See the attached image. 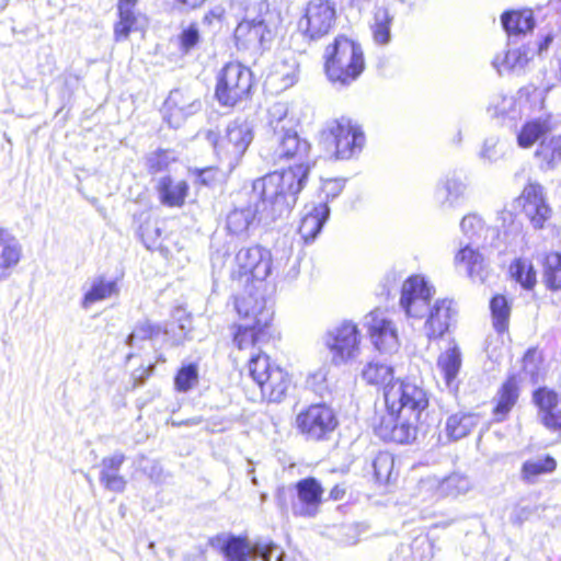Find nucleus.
<instances>
[{
	"instance_id": "f257e3e1",
	"label": "nucleus",
	"mask_w": 561,
	"mask_h": 561,
	"mask_svg": "<svg viewBox=\"0 0 561 561\" xmlns=\"http://www.w3.org/2000/svg\"><path fill=\"white\" fill-rule=\"evenodd\" d=\"M310 148L296 128L271 138L270 146L262 150L263 159L273 165L290 160L296 163L283 172H272L253 181V193L260 199L262 211L272 217L289 214L308 180Z\"/></svg>"
},
{
	"instance_id": "f03ea898",
	"label": "nucleus",
	"mask_w": 561,
	"mask_h": 561,
	"mask_svg": "<svg viewBox=\"0 0 561 561\" xmlns=\"http://www.w3.org/2000/svg\"><path fill=\"white\" fill-rule=\"evenodd\" d=\"M362 376L368 383L385 385L387 410L376 420V435L398 444L414 440L421 415L428 407L426 391L414 382L393 380L392 367L381 362L368 363Z\"/></svg>"
},
{
	"instance_id": "7ed1b4c3",
	"label": "nucleus",
	"mask_w": 561,
	"mask_h": 561,
	"mask_svg": "<svg viewBox=\"0 0 561 561\" xmlns=\"http://www.w3.org/2000/svg\"><path fill=\"white\" fill-rule=\"evenodd\" d=\"M273 271L277 277L293 280L299 274L298 262L288 253L274 259L268 249L254 245L237 252L232 261L231 277L245 284L251 280L264 282Z\"/></svg>"
},
{
	"instance_id": "20e7f679",
	"label": "nucleus",
	"mask_w": 561,
	"mask_h": 561,
	"mask_svg": "<svg viewBox=\"0 0 561 561\" xmlns=\"http://www.w3.org/2000/svg\"><path fill=\"white\" fill-rule=\"evenodd\" d=\"M323 57L325 75L339 88L352 84L365 69L360 45L345 36H337L328 45Z\"/></svg>"
},
{
	"instance_id": "39448f33",
	"label": "nucleus",
	"mask_w": 561,
	"mask_h": 561,
	"mask_svg": "<svg viewBox=\"0 0 561 561\" xmlns=\"http://www.w3.org/2000/svg\"><path fill=\"white\" fill-rule=\"evenodd\" d=\"M236 309L241 322L236 325L233 343L243 350L264 341L273 318V311L266 306V301L249 295L237 299Z\"/></svg>"
},
{
	"instance_id": "423d86ee",
	"label": "nucleus",
	"mask_w": 561,
	"mask_h": 561,
	"mask_svg": "<svg viewBox=\"0 0 561 561\" xmlns=\"http://www.w3.org/2000/svg\"><path fill=\"white\" fill-rule=\"evenodd\" d=\"M207 139L213 144L215 153L227 172H231L252 142L253 129L247 121L236 119L227 125L222 135L209 131Z\"/></svg>"
},
{
	"instance_id": "0eeeda50",
	"label": "nucleus",
	"mask_w": 561,
	"mask_h": 561,
	"mask_svg": "<svg viewBox=\"0 0 561 561\" xmlns=\"http://www.w3.org/2000/svg\"><path fill=\"white\" fill-rule=\"evenodd\" d=\"M277 35V21L273 13L266 12L253 19L245 18L234 30V42L239 50L254 56L270 50Z\"/></svg>"
},
{
	"instance_id": "6e6552de",
	"label": "nucleus",
	"mask_w": 561,
	"mask_h": 561,
	"mask_svg": "<svg viewBox=\"0 0 561 561\" xmlns=\"http://www.w3.org/2000/svg\"><path fill=\"white\" fill-rule=\"evenodd\" d=\"M322 136L334 146L333 154L337 160L358 157L366 145L362 126L347 117L328 122Z\"/></svg>"
},
{
	"instance_id": "1a4fd4ad",
	"label": "nucleus",
	"mask_w": 561,
	"mask_h": 561,
	"mask_svg": "<svg viewBox=\"0 0 561 561\" xmlns=\"http://www.w3.org/2000/svg\"><path fill=\"white\" fill-rule=\"evenodd\" d=\"M323 341L330 352L331 362L336 366L355 360L360 353V332L357 324L350 320H343L330 328Z\"/></svg>"
},
{
	"instance_id": "9d476101",
	"label": "nucleus",
	"mask_w": 561,
	"mask_h": 561,
	"mask_svg": "<svg viewBox=\"0 0 561 561\" xmlns=\"http://www.w3.org/2000/svg\"><path fill=\"white\" fill-rule=\"evenodd\" d=\"M252 72L239 62L227 64L217 76L215 95L225 106H234L249 96Z\"/></svg>"
},
{
	"instance_id": "9b49d317",
	"label": "nucleus",
	"mask_w": 561,
	"mask_h": 561,
	"mask_svg": "<svg viewBox=\"0 0 561 561\" xmlns=\"http://www.w3.org/2000/svg\"><path fill=\"white\" fill-rule=\"evenodd\" d=\"M435 294V287L425 276L411 275L401 285L399 308L408 320H422Z\"/></svg>"
},
{
	"instance_id": "f8f14e48",
	"label": "nucleus",
	"mask_w": 561,
	"mask_h": 561,
	"mask_svg": "<svg viewBox=\"0 0 561 561\" xmlns=\"http://www.w3.org/2000/svg\"><path fill=\"white\" fill-rule=\"evenodd\" d=\"M364 327L373 345L380 353L394 354L400 350L398 325L386 310L375 309L367 313L364 318Z\"/></svg>"
},
{
	"instance_id": "ddd939ff",
	"label": "nucleus",
	"mask_w": 561,
	"mask_h": 561,
	"mask_svg": "<svg viewBox=\"0 0 561 561\" xmlns=\"http://www.w3.org/2000/svg\"><path fill=\"white\" fill-rule=\"evenodd\" d=\"M297 428L312 440L327 439L337 426L334 411L327 404H311L296 416Z\"/></svg>"
},
{
	"instance_id": "4468645a",
	"label": "nucleus",
	"mask_w": 561,
	"mask_h": 561,
	"mask_svg": "<svg viewBox=\"0 0 561 561\" xmlns=\"http://www.w3.org/2000/svg\"><path fill=\"white\" fill-rule=\"evenodd\" d=\"M221 550L227 561H248L249 558L272 561L275 553V561H283L284 557L280 548L271 541L259 540L251 545L247 538L233 535L227 536L224 539Z\"/></svg>"
},
{
	"instance_id": "2eb2a0df",
	"label": "nucleus",
	"mask_w": 561,
	"mask_h": 561,
	"mask_svg": "<svg viewBox=\"0 0 561 561\" xmlns=\"http://www.w3.org/2000/svg\"><path fill=\"white\" fill-rule=\"evenodd\" d=\"M335 16V7L331 1L310 0L299 21V27L309 38H320L330 32Z\"/></svg>"
},
{
	"instance_id": "dca6fc26",
	"label": "nucleus",
	"mask_w": 561,
	"mask_h": 561,
	"mask_svg": "<svg viewBox=\"0 0 561 561\" xmlns=\"http://www.w3.org/2000/svg\"><path fill=\"white\" fill-rule=\"evenodd\" d=\"M202 107L198 96L188 89H174L163 105V115L168 124L178 128L188 116Z\"/></svg>"
},
{
	"instance_id": "f3484780",
	"label": "nucleus",
	"mask_w": 561,
	"mask_h": 561,
	"mask_svg": "<svg viewBox=\"0 0 561 561\" xmlns=\"http://www.w3.org/2000/svg\"><path fill=\"white\" fill-rule=\"evenodd\" d=\"M523 210L535 229L543 228L550 219L552 209L547 202L545 190L538 183L527 184L520 195Z\"/></svg>"
},
{
	"instance_id": "a211bd4d",
	"label": "nucleus",
	"mask_w": 561,
	"mask_h": 561,
	"mask_svg": "<svg viewBox=\"0 0 561 561\" xmlns=\"http://www.w3.org/2000/svg\"><path fill=\"white\" fill-rule=\"evenodd\" d=\"M297 500L293 503V513L295 516L314 517L319 513L322 503L323 488L321 483L312 477L299 480L295 484Z\"/></svg>"
},
{
	"instance_id": "6ab92c4d",
	"label": "nucleus",
	"mask_w": 561,
	"mask_h": 561,
	"mask_svg": "<svg viewBox=\"0 0 561 561\" xmlns=\"http://www.w3.org/2000/svg\"><path fill=\"white\" fill-rule=\"evenodd\" d=\"M467 183L456 173L442 176L433 191V201L443 210L455 209L466 198Z\"/></svg>"
},
{
	"instance_id": "aec40b11",
	"label": "nucleus",
	"mask_w": 561,
	"mask_h": 561,
	"mask_svg": "<svg viewBox=\"0 0 561 561\" xmlns=\"http://www.w3.org/2000/svg\"><path fill=\"white\" fill-rule=\"evenodd\" d=\"M456 311L453 301L437 299L427 307L424 317L423 331L428 340L442 337L449 329Z\"/></svg>"
},
{
	"instance_id": "412c9836",
	"label": "nucleus",
	"mask_w": 561,
	"mask_h": 561,
	"mask_svg": "<svg viewBox=\"0 0 561 561\" xmlns=\"http://www.w3.org/2000/svg\"><path fill=\"white\" fill-rule=\"evenodd\" d=\"M536 54L535 48L524 44L516 48L495 55L492 66L499 75L505 73L523 75Z\"/></svg>"
},
{
	"instance_id": "4be33fe9",
	"label": "nucleus",
	"mask_w": 561,
	"mask_h": 561,
	"mask_svg": "<svg viewBox=\"0 0 561 561\" xmlns=\"http://www.w3.org/2000/svg\"><path fill=\"white\" fill-rule=\"evenodd\" d=\"M119 291L116 278H110L103 274L95 275L89 278L83 287L81 307L89 310L99 302L117 297Z\"/></svg>"
},
{
	"instance_id": "5701e85b",
	"label": "nucleus",
	"mask_w": 561,
	"mask_h": 561,
	"mask_svg": "<svg viewBox=\"0 0 561 561\" xmlns=\"http://www.w3.org/2000/svg\"><path fill=\"white\" fill-rule=\"evenodd\" d=\"M471 488L468 477L460 473H453L443 480L427 478L420 481V492L436 491L437 496H458L467 493Z\"/></svg>"
},
{
	"instance_id": "b1692460",
	"label": "nucleus",
	"mask_w": 561,
	"mask_h": 561,
	"mask_svg": "<svg viewBox=\"0 0 561 561\" xmlns=\"http://www.w3.org/2000/svg\"><path fill=\"white\" fill-rule=\"evenodd\" d=\"M125 461L122 453H115L102 459L100 463V483L107 491L122 493L126 489L127 480L119 473Z\"/></svg>"
},
{
	"instance_id": "393cba45",
	"label": "nucleus",
	"mask_w": 561,
	"mask_h": 561,
	"mask_svg": "<svg viewBox=\"0 0 561 561\" xmlns=\"http://www.w3.org/2000/svg\"><path fill=\"white\" fill-rule=\"evenodd\" d=\"M330 216V208L320 203L305 208V214L298 227V233L306 243L313 241L321 232L323 225Z\"/></svg>"
},
{
	"instance_id": "a878e982",
	"label": "nucleus",
	"mask_w": 561,
	"mask_h": 561,
	"mask_svg": "<svg viewBox=\"0 0 561 561\" xmlns=\"http://www.w3.org/2000/svg\"><path fill=\"white\" fill-rule=\"evenodd\" d=\"M21 257L22 245L19 240L8 229L0 227V279L10 275Z\"/></svg>"
},
{
	"instance_id": "bb28decb",
	"label": "nucleus",
	"mask_w": 561,
	"mask_h": 561,
	"mask_svg": "<svg viewBox=\"0 0 561 561\" xmlns=\"http://www.w3.org/2000/svg\"><path fill=\"white\" fill-rule=\"evenodd\" d=\"M519 398V386L516 376L508 377L493 398V415L497 422L504 421Z\"/></svg>"
},
{
	"instance_id": "cd10ccee",
	"label": "nucleus",
	"mask_w": 561,
	"mask_h": 561,
	"mask_svg": "<svg viewBox=\"0 0 561 561\" xmlns=\"http://www.w3.org/2000/svg\"><path fill=\"white\" fill-rule=\"evenodd\" d=\"M157 192L160 202L168 207H181L188 193V184L184 180H176L170 175L159 179Z\"/></svg>"
},
{
	"instance_id": "c85d7f7f",
	"label": "nucleus",
	"mask_w": 561,
	"mask_h": 561,
	"mask_svg": "<svg viewBox=\"0 0 561 561\" xmlns=\"http://www.w3.org/2000/svg\"><path fill=\"white\" fill-rule=\"evenodd\" d=\"M138 0H118V21L114 25V37L116 42L128 38L130 32L137 31L140 14L136 12Z\"/></svg>"
},
{
	"instance_id": "c756f323",
	"label": "nucleus",
	"mask_w": 561,
	"mask_h": 561,
	"mask_svg": "<svg viewBox=\"0 0 561 561\" xmlns=\"http://www.w3.org/2000/svg\"><path fill=\"white\" fill-rule=\"evenodd\" d=\"M501 23L508 36V45H511L513 37L526 35L535 26L531 10L505 11L501 15Z\"/></svg>"
},
{
	"instance_id": "7c9ffc66",
	"label": "nucleus",
	"mask_w": 561,
	"mask_h": 561,
	"mask_svg": "<svg viewBox=\"0 0 561 561\" xmlns=\"http://www.w3.org/2000/svg\"><path fill=\"white\" fill-rule=\"evenodd\" d=\"M266 126L273 131V137L296 128L297 121L289 111L286 102L270 105L265 115Z\"/></svg>"
},
{
	"instance_id": "2f4dec72",
	"label": "nucleus",
	"mask_w": 561,
	"mask_h": 561,
	"mask_svg": "<svg viewBox=\"0 0 561 561\" xmlns=\"http://www.w3.org/2000/svg\"><path fill=\"white\" fill-rule=\"evenodd\" d=\"M252 198L256 201L255 209H252L251 207L239 208L230 211L229 215L227 216V229L229 230L230 233L237 236L245 233L249 227L252 225L256 213L260 214L262 217H265L266 219L274 220L278 217H272L268 216L267 213L262 211L259 208L260 199L254 196L253 192Z\"/></svg>"
},
{
	"instance_id": "473e14b6",
	"label": "nucleus",
	"mask_w": 561,
	"mask_h": 561,
	"mask_svg": "<svg viewBox=\"0 0 561 561\" xmlns=\"http://www.w3.org/2000/svg\"><path fill=\"white\" fill-rule=\"evenodd\" d=\"M553 129L550 117L536 118L526 122L518 135L517 144L523 149L533 147L538 140L545 139V136Z\"/></svg>"
},
{
	"instance_id": "72a5a7b5",
	"label": "nucleus",
	"mask_w": 561,
	"mask_h": 561,
	"mask_svg": "<svg viewBox=\"0 0 561 561\" xmlns=\"http://www.w3.org/2000/svg\"><path fill=\"white\" fill-rule=\"evenodd\" d=\"M266 377L267 379L259 385L262 394L270 401H280L290 383L287 373L275 365Z\"/></svg>"
},
{
	"instance_id": "f704fd0d",
	"label": "nucleus",
	"mask_w": 561,
	"mask_h": 561,
	"mask_svg": "<svg viewBox=\"0 0 561 561\" xmlns=\"http://www.w3.org/2000/svg\"><path fill=\"white\" fill-rule=\"evenodd\" d=\"M457 267H463L469 277L482 278L484 257L472 244L461 245L454 259Z\"/></svg>"
},
{
	"instance_id": "c9c22d12",
	"label": "nucleus",
	"mask_w": 561,
	"mask_h": 561,
	"mask_svg": "<svg viewBox=\"0 0 561 561\" xmlns=\"http://www.w3.org/2000/svg\"><path fill=\"white\" fill-rule=\"evenodd\" d=\"M535 157L542 170H553L561 162V136L545 138L540 141Z\"/></svg>"
},
{
	"instance_id": "e433bc0d",
	"label": "nucleus",
	"mask_w": 561,
	"mask_h": 561,
	"mask_svg": "<svg viewBox=\"0 0 561 561\" xmlns=\"http://www.w3.org/2000/svg\"><path fill=\"white\" fill-rule=\"evenodd\" d=\"M393 15L387 8L379 7L375 10L370 31L376 45L386 46L391 42V25Z\"/></svg>"
},
{
	"instance_id": "4c0bfd02",
	"label": "nucleus",
	"mask_w": 561,
	"mask_h": 561,
	"mask_svg": "<svg viewBox=\"0 0 561 561\" xmlns=\"http://www.w3.org/2000/svg\"><path fill=\"white\" fill-rule=\"evenodd\" d=\"M461 366L460 352L457 347H450L442 353L437 359V367L443 375L448 389H456V378Z\"/></svg>"
},
{
	"instance_id": "58836bf2",
	"label": "nucleus",
	"mask_w": 561,
	"mask_h": 561,
	"mask_svg": "<svg viewBox=\"0 0 561 561\" xmlns=\"http://www.w3.org/2000/svg\"><path fill=\"white\" fill-rule=\"evenodd\" d=\"M479 423V416L472 413H456L448 417L446 431L450 438L460 439L467 436Z\"/></svg>"
},
{
	"instance_id": "ea45409f",
	"label": "nucleus",
	"mask_w": 561,
	"mask_h": 561,
	"mask_svg": "<svg viewBox=\"0 0 561 561\" xmlns=\"http://www.w3.org/2000/svg\"><path fill=\"white\" fill-rule=\"evenodd\" d=\"M488 112L493 117L516 118L520 114L519 105L513 95H496L491 101Z\"/></svg>"
},
{
	"instance_id": "a19ab883",
	"label": "nucleus",
	"mask_w": 561,
	"mask_h": 561,
	"mask_svg": "<svg viewBox=\"0 0 561 561\" xmlns=\"http://www.w3.org/2000/svg\"><path fill=\"white\" fill-rule=\"evenodd\" d=\"M556 466V460L550 456L527 460L523 465L522 477L527 482L533 483L538 476L552 472Z\"/></svg>"
},
{
	"instance_id": "79ce46f5",
	"label": "nucleus",
	"mask_w": 561,
	"mask_h": 561,
	"mask_svg": "<svg viewBox=\"0 0 561 561\" xmlns=\"http://www.w3.org/2000/svg\"><path fill=\"white\" fill-rule=\"evenodd\" d=\"M490 309L493 319V325L497 332H504L508 327L511 307L508 300L503 295H495L490 301Z\"/></svg>"
},
{
	"instance_id": "37998d69",
	"label": "nucleus",
	"mask_w": 561,
	"mask_h": 561,
	"mask_svg": "<svg viewBox=\"0 0 561 561\" xmlns=\"http://www.w3.org/2000/svg\"><path fill=\"white\" fill-rule=\"evenodd\" d=\"M512 277L525 289H531L536 284V272L533 264L524 259H516L510 266Z\"/></svg>"
},
{
	"instance_id": "c03bdc74",
	"label": "nucleus",
	"mask_w": 561,
	"mask_h": 561,
	"mask_svg": "<svg viewBox=\"0 0 561 561\" xmlns=\"http://www.w3.org/2000/svg\"><path fill=\"white\" fill-rule=\"evenodd\" d=\"M198 366L194 363L183 365L174 377V388L179 392H188L198 382Z\"/></svg>"
},
{
	"instance_id": "a18cd8bd",
	"label": "nucleus",
	"mask_w": 561,
	"mask_h": 561,
	"mask_svg": "<svg viewBox=\"0 0 561 561\" xmlns=\"http://www.w3.org/2000/svg\"><path fill=\"white\" fill-rule=\"evenodd\" d=\"M543 277L551 289L561 288V254L553 252L546 256Z\"/></svg>"
},
{
	"instance_id": "49530a36",
	"label": "nucleus",
	"mask_w": 561,
	"mask_h": 561,
	"mask_svg": "<svg viewBox=\"0 0 561 561\" xmlns=\"http://www.w3.org/2000/svg\"><path fill=\"white\" fill-rule=\"evenodd\" d=\"M276 364L271 362V358L265 354H257L252 356L249 360L248 368L252 379L257 386L267 379V374L273 369Z\"/></svg>"
},
{
	"instance_id": "de8ad7c7",
	"label": "nucleus",
	"mask_w": 561,
	"mask_h": 561,
	"mask_svg": "<svg viewBox=\"0 0 561 561\" xmlns=\"http://www.w3.org/2000/svg\"><path fill=\"white\" fill-rule=\"evenodd\" d=\"M394 459L387 451L379 453L373 461L374 473L376 480L388 483L393 470Z\"/></svg>"
},
{
	"instance_id": "09e8293b",
	"label": "nucleus",
	"mask_w": 561,
	"mask_h": 561,
	"mask_svg": "<svg viewBox=\"0 0 561 561\" xmlns=\"http://www.w3.org/2000/svg\"><path fill=\"white\" fill-rule=\"evenodd\" d=\"M412 551V561H428L434 557V546L425 535L416 536L408 543Z\"/></svg>"
},
{
	"instance_id": "8fccbe9b",
	"label": "nucleus",
	"mask_w": 561,
	"mask_h": 561,
	"mask_svg": "<svg viewBox=\"0 0 561 561\" xmlns=\"http://www.w3.org/2000/svg\"><path fill=\"white\" fill-rule=\"evenodd\" d=\"M460 229L466 237L476 242L485 230V225L479 215L468 214L461 219Z\"/></svg>"
},
{
	"instance_id": "3c124183",
	"label": "nucleus",
	"mask_w": 561,
	"mask_h": 561,
	"mask_svg": "<svg viewBox=\"0 0 561 561\" xmlns=\"http://www.w3.org/2000/svg\"><path fill=\"white\" fill-rule=\"evenodd\" d=\"M174 160L173 154L169 150H157L147 157V167L151 173H158Z\"/></svg>"
},
{
	"instance_id": "603ef678",
	"label": "nucleus",
	"mask_w": 561,
	"mask_h": 561,
	"mask_svg": "<svg viewBox=\"0 0 561 561\" xmlns=\"http://www.w3.org/2000/svg\"><path fill=\"white\" fill-rule=\"evenodd\" d=\"M161 332L159 325L145 321L139 323L135 330L128 335L127 343L134 345L137 340H147L158 336Z\"/></svg>"
},
{
	"instance_id": "864d4df0",
	"label": "nucleus",
	"mask_w": 561,
	"mask_h": 561,
	"mask_svg": "<svg viewBox=\"0 0 561 561\" xmlns=\"http://www.w3.org/2000/svg\"><path fill=\"white\" fill-rule=\"evenodd\" d=\"M534 401L542 411V414L554 410L558 405V394L547 388H539L534 392Z\"/></svg>"
},
{
	"instance_id": "5fc2aeb1",
	"label": "nucleus",
	"mask_w": 561,
	"mask_h": 561,
	"mask_svg": "<svg viewBox=\"0 0 561 561\" xmlns=\"http://www.w3.org/2000/svg\"><path fill=\"white\" fill-rule=\"evenodd\" d=\"M540 363L537 357L536 351L529 350L523 358V370L530 381L536 383L539 380Z\"/></svg>"
},
{
	"instance_id": "6e6d98bb",
	"label": "nucleus",
	"mask_w": 561,
	"mask_h": 561,
	"mask_svg": "<svg viewBox=\"0 0 561 561\" xmlns=\"http://www.w3.org/2000/svg\"><path fill=\"white\" fill-rule=\"evenodd\" d=\"M504 152L500 147V141L495 137L485 139L480 156L489 162H496L503 157Z\"/></svg>"
},
{
	"instance_id": "4d7b16f0",
	"label": "nucleus",
	"mask_w": 561,
	"mask_h": 561,
	"mask_svg": "<svg viewBox=\"0 0 561 561\" xmlns=\"http://www.w3.org/2000/svg\"><path fill=\"white\" fill-rule=\"evenodd\" d=\"M199 39V33L195 25H190L180 35L181 47L184 51L191 50Z\"/></svg>"
},
{
	"instance_id": "13d9d810",
	"label": "nucleus",
	"mask_w": 561,
	"mask_h": 561,
	"mask_svg": "<svg viewBox=\"0 0 561 561\" xmlns=\"http://www.w3.org/2000/svg\"><path fill=\"white\" fill-rule=\"evenodd\" d=\"M344 182L342 180H328L325 181L323 185V192L325 193L327 197H336L343 190Z\"/></svg>"
},
{
	"instance_id": "bf43d9fd",
	"label": "nucleus",
	"mask_w": 561,
	"mask_h": 561,
	"mask_svg": "<svg viewBox=\"0 0 561 561\" xmlns=\"http://www.w3.org/2000/svg\"><path fill=\"white\" fill-rule=\"evenodd\" d=\"M541 421L548 428H561V412L548 411L542 414Z\"/></svg>"
},
{
	"instance_id": "052dcab7",
	"label": "nucleus",
	"mask_w": 561,
	"mask_h": 561,
	"mask_svg": "<svg viewBox=\"0 0 561 561\" xmlns=\"http://www.w3.org/2000/svg\"><path fill=\"white\" fill-rule=\"evenodd\" d=\"M412 551L408 543H401L390 556L389 561H412Z\"/></svg>"
},
{
	"instance_id": "680f3d73",
	"label": "nucleus",
	"mask_w": 561,
	"mask_h": 561,
	"mask_svg": "<svg viewBox=\"0 0 561 561\" xmlns=\"http://www.w3.org/2000/svg\"><path fill=\"white\" fill-rule=\"evenodd\" d=\"M531 512L527 507H517L513 511L511 515V522L513 524H522L524 520L528 519Z\"/></svg>"
},
{
	"instance_id": "e2e57ef3",
	"label": "nucleus",
	"mask_w": 561,
	"mask_h": 561,
	"mask_svg": "<svg viewBox=\"0 0 561 561\" xmlns=\"http://www.w3.org/2000/svg\"><path fill=\"white\" fill-rule=\"evenodd\" d=\"M216 170L213 168H207L198 171L199 182L204 185H208L214 181Z\"/></svg>"
},
{
	"instance_id": "0e129e2a",
	"label": "nucleus",
	"mask_w": 561,
	"mask_h": 561,
	"mask_svg": "<svg viewBox=\"0 0 561 561\" xmlns=\"http://www.w3.org/2000/svg\"><path fill=\"white\" fill-rule=\"evenodd\" d=\"M553 38L554 35L551 32L545 34L542 36V39L537 44V53L542 54L543 51H546L549 48L550 44L552 43Z\"/></svg>"
},
{
	"instance_id": "69168bd1",
	"label": "nucleus",
	"mask_w": 561,
	"mask_h": 561,
	"mask_svg": "<svg viewBox=\"0 0 561 561\" xmlns=\"http://www.w3.org/2000/svg\"><path fill=\"white\" fill-rule=\"evenodd\" d=\"M345 494V490L341 488L340 485H335L330 491V499L337 501L341 500Z\"/></svg>"
},
{
	"instance_id": "338daca9",
	"label": "nucleus",
	"mask_w": 561,
	"mask_h": 561,
	"mask_svg": "<svg viewBox=\"0 0 561 561\" xmlns=\"http://www.w3.org/2000/svg\"><path fill=\"white\" fill-rule=\"evenodd\" d=\"M205 0H186V7L190 9H195L204 3Z\"/></svg>"
},
{
	"instance_id": "774afa93",
	"label": "nucleus",
	"mask_w": 561,
	"mask_h": 561,
	"mask_svg": "<svg viewBox=\"0 0 561 561\" xmlns=\"http://www.w3.org/2000/svg\"><path fill=\"white\" fill-rule=\"evenodd\" d=\"M295 80H296V77H295L294 73L290 75V76L287 75L286 78H285V85L287 87V85L294 84Z\"/></svg>"
}]
</instances>
